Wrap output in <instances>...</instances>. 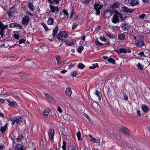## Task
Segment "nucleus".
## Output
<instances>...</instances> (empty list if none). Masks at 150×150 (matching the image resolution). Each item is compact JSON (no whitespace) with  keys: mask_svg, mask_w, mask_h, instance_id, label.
Listing matches in <instances>:
<instances>
[{"mask_svg":"<svg viewBox=\"0 0 150 150\" xmlns=\"http://www.w3.org/2000/svg\"><path fill=\"white\" fill-rule=\"evenodd\" d=\"M41 24L43 26V27L45 29V31H47L48 30V28L47 25L43 22H42Z\"/></svg>","mask_w":150,"mask_h":150,"instance_id":"obj_40","label":"nucleus"},{"mask_svg":"<svg viewBox=\"0 0 150 150\" xmlns=\"http://www.w3.org/2000/svg\"><path fill=\"white\" fill-rule=\"evenodd\" d=\"M144 42L142 39H139L138 40V42L136 45L139 47H142L144 45Z\"/></svg>","mask_w":150,"mask_h":150,"instance_id":"obj_21","label":"nucleus"},{"mask_svg":"<svg viewBox=\"0 0 150 150\" xmlns=\"http://www.w3.org/2000/svg\"><path fill=\"white\" fill-rule=\"evenodd\" d=\"M8 26V25H4L1 21H0V28L1 31H3Z\"/></svg>","mask_w":150,"mask_h":150,"instance_id":"obj_17","label":"nucleus"},{"mask_svg":"<svg viewBox=\"0 0 150 150\" xmlns=\"http://www.w3.org/2000/svg\"><path fill=\"white\" fill-rule=\"evenodd\" d=\"M114 50L115 52L117 53V54H120L122 53H127V50L123 48L115 49Z\"/></svg>","mask_w":150,"mask_h":150,"instance_id":"obj_6","label":"nucleus"},{"mask_svg":"<svg viewBox=\"0 0 150 150\" xmlns=\"http://www.w3.org/2000/svg\"><path fill=\"white\" fill-rule=\"evenodd\" d=\"M26 13L28 15H29L30 16H33V15L29 11H26Z\"/></svg>","mask_w":150,"mask_h":150,"instance_id":"obj_55","label":"nucleus"},{"mask_svg":"<svg viewBox=\"0 0 150 150\" xmlns=\"http://www.w3.org/2000/svg\"><path fill=\"white\" fill-rule=\"evenodd\" d=\"M65 93L68 96L70 97L72 93V92L71 88L69 87H68L67 88L65 91Z\"/></svg>","mask_w":150,"mask_h":150,"instance_id":"obj_15","label":"nucleus"},{"mask_svg":"<svg viewBox=\"0 0 150 150\" xmlns=\"http://www.w3.org/2000/svg\"><path fill=\"white\" fill-rule=\"evenodd\" d=\"M10 105L13 107H16L17 106V104L14 102H11L10 103Z\"/></svg>","mask_w":150,"mask_h":150,"instance_id":"obj_43","label":"nucleus"},{"mask_svg":"<svg viewBox=\"0 0 150 150\" xmlns=\"http://www.w3.org/2000/svg\"><path fill=\"white\" fill-rule=\"evenodd\" d=\"M122 1L124 3V4L128 5L130 4V0H122Z\"/></svg>","mask_w":150,"mask_h":150,"instance_id":"obj_39","label":"nucleus"},{"mask_svg":"<svg viewBox=\"0 0 150 150\" xmlns=\"http://www.w3.org/2000/svg\"><path fill=\"white\" fill-rule=\"evenodd\" d=\"M64 42H65V45L68 46H74V42H69V41H68L67 40L66 41H64Z\"/></svg>","mask_w":150,"mask_h":150,"instance_id":"obj_27","label":"nucleus"},{"mask_svg":"<svg viewBox=\"0 0 150 150\" xmlns=\"http://www.w3.org/2000/svg\"><path fill=\"white\" fill-rule=\"evenodd\" d=\"M121 10L122 11L127 13H131L134 11V9H130L126 6L122 7L121 8Z\"/></svg>","mask_w":150,"mask_h":150,"instance_id":"obj_7","label":"nucleus"},{"mask_svg":"<svg viewBox=\"0 0 150 150\" xmlns=\"http://www.w3.org/2000/svg\"><path fill=\"white\" fill-rule=\"evenodd\" d=\"M118 39L122 40H125L126 39L125 37L124 33H121L119 34L118 36Z\"/></svg>","mask_w":150,"mask_h":150,"instance_id":"obj_20","label":"nucleus"},{"mask_svg":"<svg viewBox=\"0 0 150 150\" xmlns=\"http://www.w3.org/2000/svg\"><path fill=\"white\" fill-rule=\"evenodd\" d=\"M84 49V47L83 46H80L79 49H78V50L77 51L79 53H81L82 51Z\"/></svg>","mask_w":150,"mask_h":150,"instance_id":"obj_42","label":"nucleus"},{"mask_svg":"<svg viewBox=\"0 0 150 150\" xmlns=\"http://www.w3.org/2000/svg\"><path fill=\"white\" fill-rule=\"evenodd\" d=\"M63 12L64 13L66 14V15H68V12H67V11L66 10H65V9H64L63 10Z\"/></svg>","mask_w":150,"mask_h":150,"instance_id":"obj_59","label":"nucleus"},{"mask_svg":"<svg viewBox=\"0 0 150 150\" xmlns=\"http://www.w3.org/2000/svg\"><path fill=\"white\" fill-rule=\"evenodd\" d=\"M14 38L18 40H19V35L16 34H14Z\"/></svg>","mask_w":150,"mask_h":150,"instance_id":"obj_49","label":"nucleus"},{"mask_svg":"<svg viewBox=\"0 0 150 150\" xmlns=\"http://www.w3.org/2000/svg\"><path fill=\"white\" fill-rule=\"evenodd\" d=\"M17 117L15 116L13 117L11 119V120L12 121L11 124L12 125H14L15 122L16 123Z\"/></svg>","mask_w":150,"mask_h":150,"instance_id":"obj_24","label":"nucleus"},{"mask_svg":"<svg viewBox=\"0 0 150 150\" xmlns=\"http://www.w3.org/2000/svg\"><path fill=\"white\" fill-rule=\"evenodd\" d=\"M67 71L66 70L64 69V70H63L62 71H60V73H62V74H64L66 72H67Z\"/></svg>","mask_w":150,"mask_h":150,"instance_id":"obj_63","label":"nucleus"},{"mask_svg":"<svg viewBox=\"0 0 150 150\" xmlns=\"http://www.w3.org/2000/svg\"><path fill=\"white\" fill-rule=\"evenodd\" d=\"M90 2V0H85L83 1L84 3L88 4Z\"/></svg>","mask_w":150,"mask_h":150,"instance_id":"obj_62","label":"nucleus"},{"mask_svg":"<svg viewBox=\"0 0 150 150\" xmlns=\"http://www.w3.org/2000/svg\"><path fill=\"white\" fill-rule=\"evenodd\" d=\"M63 145L62 147L63 150H66V142L63 141Z\"/></svg>","mask_w":150,"mask_h":150,"instance_id":"obj_48","label":"nucleus"},{"mask_svg":"<svg viewBox=\"0 0 150 150\" xmlns=\"http://www.w3.org/2000/svg\"><path fill=\"white\" fill-rule=\"evenodd\" d=\"M93 7L94 9L96 10V15L97 16L100 15V10L102 8L103 5H100L99 3L96 2L93 4Z\"/></svg>","mask_w":150,"mask_h":150,"instance_id":"obj_2","label":"nucleus"},{"mask_svg":"<svg viewBox=\"0 0 150 150\" xmlns=\"http://www.w3.org/2000/svg\"><path fill=\"white\" fill-rule=\"evenodd\" d=\"M96 92L95 94L96 95L98 98V100L99 101H100L101 98L100 96L101 95V93L99 92L97 90H96Z\"/></svg>","mask_w":150,"mask_h":150,"instance_id":"obj_23","label":"nucleus"},{"mask_svg":"<svg viewBox=\"0 0 150 150\" xmlns=\"http://www.w3.org/2000/svg\"><path fill=\"white\" fill-rule=\"evenodd\" d=\"M130 26L128 25L126 23H123L121 25V28H122L123 30L126 31L128 30Z\"/></svg>","mask_w":150,"mask_h":150,"instance_id":"obj_8","label":"nucleus"},{"mask_svg":"<svg viewBox=\"0 0 150 150\" xmlns=\"http://www.w3.org/2000/svg\"><path fill=\"white\" fill-rule=\"evenodd\" d=\"M73 14H74L73 10H72L71 11L70 16V17H69V18L70 19H71L73 17Z\"/></svg>","mask_w":150,"mask_h":150,"instance_id":"obj_54","label":"nucleus"},{"mask_svg":"<svg viewBox=\"0 0 150 150\" xmlns=\"http://www.w3.org/2000/svg\"><path fill=\"white\" fill-rule=\"evenodd\" d=\"M27 64L28 65V67L31 68L32 69H35L36 68L35 64L30 60L27 62Z\"/></svg>","mask_w":150,"mask_h":150,"instance_id":"obj_9","label":"nucleus"},{"mask_svg":"<svg viewBox=\"0 0 150 150\" xmlns=\"http://www.w3.org/2000/svg\"><path fill=\"white\" fill-rule=\"evenodd\" d=\"M19 76L23 79L27 78L28 77V74L24 72H21L19 74Z\"/></svg>","mask_w":150,"mask_h":150,"instance_id":"obj_16","label":"nucleus"},{"mask_svg":"<svg viewBox=\"0 0 150 150\" xmlns=\"http://www.w3.org/2000/svg\"><path fill=\"white\" fill-rule=\"evenodd\" d=\"M120 131L128 136L130 135V130L127 128L122 127L120 129Z\"/></svg>","mask_w":150,"mask_h":150,"instance_id":"obj_4","label":"nucleus"},{"mask_svg":"<svg viewBox=\"0 0 150 150\" xmlns=\"http://www.w3.org/2000/svg\"><path fill=\"white\" fill-rule=\"evenodd\" d=\"M60 58V56H57V62L58 65H60L61 64H62V63L60 62V61L59 60V58Z\"/></svg>","mask_w":150,"mask_h":150,"instance_id":"obj_37","label":"nucleus"},{"mask_svg":"<svg viewBox=\"0 0 150 150\" xmlns=\"http://www.w3.org/2000/svg\"><path fill=\"white\" fill-rule=\"evenodd\" d=\"M100 40L106 42L107 41V39L104 37H101L100 38Z\"/></svg>","mask_w":150,"mask_h":150,"instance_id":"obj_52","label":"nucleus"},{"mask_svg":"<svg viewBox=\"0 0 150 150\" xmlns=\"http://www.w3.org/2000/svg\"><path fill=\"white\" fill-rule=\"evenodd\" d=\"M25 149L23 145L18 144L16 145L15 150H25Z\"/></svg>","mask_w":150,"mask_h":150,"instance_id":"obj_11","label":"nucleus"},{"mask_svg":"<svg viewBox=\"0 0 150 150\" xmlns=\"http://www.w3.org/2000/svg\"><path fill=\"white\" fill-rule=\"evenodd\" d=\"M115 13L116 14H120L118 13L117 11L116 10H112L111 11H107L105 12V14L108 13H109L110 14V16H111L113 13Z\"/></svg>","mask_w":150,"mask_h":150,"instance_id":"obj_18","label":"nucleus"},{"mask_svg":"<svg viewBox=\"0 0 150 150\" xmlns=\"http://www.w3.org/2000/svg\"><path fill=\"white\" fill-rule=\"evenodd\" d=\"M139 3L138 0H131L130 4L132 6H133L138 5Z\"/></svg>","mask_w":150,"mask_h":150,"instance_id":"obj_14","label":"nucleus"},{"mask_svg":"<svg viewBox=\"0 0 150 150\" xmlns=\"http://www.w3.org/2000/svg\"><path fill=\"white\" fill-rule=\"evenodd\" d=\"M108 61L110 63H111L112 64H115V61L112 58H110L108 59Z\"/></svg>","mask_w":150,"mask_h":150,"instance_id":"obj_31","label":"nucleus"},{"mask_svg":"<svg viewBox=\"0 0 150 150\" xmlns=\"http://www.w3.org/2000/svg\"><path fill=\"white\" fill-rule=\"evenodd\" d=\"M49 112V109H45L43 111V114L45 115H48Z\"/></svg>","mask_w":150,"mask_h":150,"instance_id":"obj_38","label":"nucleus"},{"mask_svg":"<svg viewBox=\"0 0 150 150\" xmlns=\"http://www.w3.org/2000/svg\"><path fill=\"white\" fill-rule=\"evenodd\" d=\"M78 72L76 71H74L71 73V75L73 77H75L77 74Z\"/></svg>","mask_w":150,"mask_h":150,"instance_id":"obj_44","label":"nucleus"},{"mask_svg":"<svg viewBox=\"0 0 150 150\" xmlns=\"http://www.w3.org/2000/svg\"><path fill=\"white\" fill-rule=\"evenodd\" d=\"M112 22L113 23L116 24L120 22L119 16L117 14L114 15L113 17L112 18Z\"/></svg>","mask_w":150,"mask_h":150,"instance_id":"obj_5","label":"nucleus"},{"mask_svg":"<svg viewBox=\"0 0 150 150\" xmlns=\"http://www.w3.org/2000/svg\"><path fill=\"white\" fill-rule=\"evenodd\" d=\"M23 138L24 137L23 136L22 134H19L18 137L16 138V139L19 141L23 139Z\"/></svg>","mask_w":150,"mask_h":150,"instance_id":"obj_32","label":"nucleus"},{"mask_svg":"<svg viewBox=\"0 0 150 150\" xmlns=\"http://www.w3.org/2000/svg\"><path fill=\"white\" fill-rule=\"evenodd\" d=\"M18 27L20 29H22V26L21 25L15 23L10 24L9 26L10 28H13V27Z\"/></svg>","mask_w":150,"mask_h":150,"instance_id":"obj_10","label":"nucleus"},{"mask_svg":"<svg viewBox=\"0 0 150 150\" xmlns=\"http://www.w3.org/2000/svg\"><path fill=\"white\" fill-rule=\"evenodd\" d=\"M91 141L92 142H96L97 141V139L95 138H92L91 139Z\"/></svg>","mask_w":150,"mask_h":150,"instance_id":"obj_61","label":"nucleus"},{"mask_svg":"<svg viewBox=\"0 0 150 150\" xmlns=\"http://www.w3.org/2000/svg\"><path fill=\"white\" fill-rule=\"evenodd\" d=\"M145 16V14L142 13V14L139 16V18L140 19H143L144 18Z\"/></svg>","mask_w":150,"mask_h":150,"instance_id":"obj_50","label":"nucleus"},{"mask_svg":"<svg viewBox=\"0 0 150 150\" xmlns=\"http://www.w3.org/2000/svg\"><path fill=\"white\" fill-rule=\"evenodd\" d=\"M50 101H51L52 103H55V100H54L53 98L52 97V98L50 99Z\"/></svg>","mask_w":150,"mask_h":150,"instance_id":"obj_60","label":"nucleus"},{"mask_svg":"<svg viewBox=\"0 0 150 150\" xmlns=\"http://www.w3.org/2000/svg\"><path fill=\"white\" fill-rule=\"evenodd\" d=\"M28 6L29 7L30 10L33 11L34 10V9L33 8L34 7V6H33V3L32 2H30L29 3Z\"/></svg>","mask_w":150,"mask_h":150,"instance_id":"obj_25","label":"nucleus"},{"mask_svg":"<svg viewBox=\"0 0 150 150\" xmlns=\"http://www.w3.org/2000/svg\"><path fill=\"white\" fill-rule=\"evenodd\" d=\"M7 124L3 127H1L0 131L1 132L2 134H3L5 132V131L7 128Z\"/></svg>","mask_w":150,"mask_h":150,"instance_id":"obj_28","label":"nucleus"},{"mask_svg":"<svg viewBox=\"0 0 150 150\" xmlns=\"http://www.w3.org/2000/svg\"><path fill=\"white\" fill-rule=\"evenodd\" d=\"M13 7H11L10 8V10L7 12V14L8 15V16L9 18H10L11 17L12 15V13H14L15 11L14 9H13Z\"/></svg>","mask_w":150,"mask_h":150,"instance_id":"obj_19","label":"nucleus"},{"mask_svg":"<svg viewBox=\"0 0 150 150\" xmlns=\"http://www.w3.org/2000/svg\"><path fill=\"white\" fill-rule=\"evenodd\" d=\"M23 120V118L21 117H19L18 118L17 117L16 124L17 125L20 122H21Z\"/></svg>","mask_w":150,"mask_h":150,"instance_id":"obj_36","label":"nucleus"},{"mask_svg":"<svg viewBox=\"0 0 150 150\" xmlns=\"http://www.w3.org/2000/svg\"><path fill=\"white\" fill-rule=\"evenodd\" d=\"M138 69L140 70H142L143 69V66L140 63H139L137 65Z\"/></svg>","mask_w":150,"mask_h":150,"instance_id":"obj_41","label":"nucleus"},{"mask_svg":"<svg viewBox=\"0 0 150 150\" xmlns=\"http://www.w3.org/2000/svg\"><path fill=\"white\" fill-rule=\"evenodd\" d=\"M54 130L51 129H50L49 132V136L50 140H52L54 136Z\"/></svg>","mask_w":150,"mask_h":150,"instance_id":"obj_12","label":"nucleus"},{"mask_svg":"<svg viewBox=\"0 0 150 150\" xmlns=\"http://www.w3.org/2000/svg\"><path fill=\"white\" fill-rule=\"evenodd\" d=\"M45 96H46V97L47 98V99H52V96H51L50 94H49L47 93H45Z\"/></svg>","mask_w":150,"mask_h":150,"instance_id":"obj_45","label":"nucleus"},{"mask_svg":"<svg viewBox=\"0 0 150 150\" xmlns=\"http://www.w3.org/2000/svg\"><path fill=\"white\" fill-rule=\"evenodd\" d=\"M29 17L28 15H26L23 18L22 23L24 25H27L29 23Z\"/></svg>","mask_w":150,"mask_h":150,"instance_id":"obj_3","label":"nucleus"},{"mask_svg":"<svg viewBox=\"0 0 150 150\" xmlns=\"http://www.w3.org/2000/svg\"><path fill=\"white\" fill-rule=\"evenodd\" d=\"M92 66H90L89 67V69H94L96 67L98 66V63L94 64H92Z\"/></svg>","mask_w":150,"mask_h":150,"instance_id":"obj_35","label":"nucleus"},{"mask_svg":"<svg viewBox=\"0 0 150 150\" xmlns=\"http://www.w3.org/2000/svg\"><path fill=\"white\" fill-rule=\"evenodd\" d=\"M85 66L82 63H79L77 66V67L81 69H83L85 67Z\"/></svg>","mask_w":150,"mask_h":150,"instance_id":"obj_29","label":"nucleus"},{"mask_svg":"<svg viewBox=\"0 0 150 150\" xmlns=\"http://www.w3.org/2000/svg\"><path fill=\"white\" fill-rule=\"evenodd\" d=\"M83 115L84 116L86 117L88 120H91V118L87 114L85 113L83 114Z\"/></svg>","mask_w":150,"mask_h":150,"instance_id":"obj_51","label":"nucleus"},{"mask_svg":"<svg viewBox=\"0 0 150 150\" xmlns=\"http://www.w3.org/2000/svg\"><path fill=\"white\" fill-rule=\"evenodd\" d=\"M95 43L96 45L97 46H100L102 45H104V44H103L99 42V41L97 40H96Z\"/></svg>","mask_w":150,"mask_h":150,"instance_id":"obj_33","label":"nucleus"},{"mask_svg":"<svg viewBox=\"0 0 150 150\" xmlns=\"http://www.w3.org/2000/svg\"><path fill=\"white\" fill-rule=\"evenodd\" d=\"M68 35V34L65 31H61L58 35H57V38L59 40H60L62 41H63L64 40V39L67 38Z\"/></svg>","mask_w":150,"mask_h":150,"instance_id":"obj_1","label":"nucleus"},{"mask_svg":"<svg viewBox=\"0 0 150 150\" xmlns=\"http://www.w3.org/2000/svg\"><path fill=\"white\" fill-rule=\"evenodd\" d=\"M119 5V3L117 2L114 3L113 5L110 6V8H118Z\"/></svg>","mask_w":150,"mask_h":150,"instance_id":"obj_22","label":"nucleus"},{"mask_svg":"<svg viewBox=\"0 0 150 150\" xmlns=\"http://www.w3.org/2000/svg\"><path fill=\"white\" fill-rule=\"evenodd\" d=\"M25 40L22 39L19 41V42L20 44H22V43H25Z\"/></svg>","mask_w":150,"mask_h":150,"instance_id":"obj_53","label":"nucleus"},{"mask_svg":"<svg viewBox=\"0 0 150 150\" xmlns=\"http://www.w3.org/2000/svg\"><path fill=\"white\" fill-rule=\"evenodd\" d=\"M57 110L60 113H62V110L60 108V107L59 106L58 107V108H57Z\"/></svg>","mask_w":150,"mask_h":150,"instance_id":"obj_56","label":"nucleus"},{"mask_svg":"<svg viewBox=\"0 0 150 150\" xmlns=\"http://www.w3.org/2000/svg\"><path fill=\"white\" fill-rule=\"evenodd\" d=\"M142 110L145 113H146L148 112L149 110V108L145 104L142 105Z\"/></svg>","mask_w":150,"mask_h":150,"instance_id":"obj_13","label":"nucleus"},{"mask_svg":"<svg viewBox=\"0 0 150 150\" xmlns=\"http://www.w3.org/2000/svg\"><path fill=\"white\" fill-rule=\"evenodd\" d=\"M54 22V20L52 18H49L47 21V23L48 25H52L53 24Z\"/></svg>","mask_w":150,"mask_h":150,"instance_id":"obj_26","label":"nucleus"},{"mask_svg":"<svg viewBox=\"0 0 150 150\" xmlns=\"http://www.w3.org/2000/svg\"><path fill=\"white\" fill-rule=\"evenodd\" d=\"M50 8L51 10V11L52 13H54L55 12L56 10V7L52 5H50Z\"/></svg>","mask_w":150,"mask_h":150,"instance_id":"obj_30","label":"nucleus"},{"mask_svg":"<svg viewBox=\"0 0 150 150\" xmlns=\"http://www.w3.org/2000/svg\"><path fill=\"white\" fill-rule=\"evenodd\" d=\"M138 55H141V56L143 55L144 56V57L145 56V55H144V52L143 51H142V52H140L139 53Z\"/></svg>","mask_w":150,"mask_h":150,"instance_id":"obj_57","label":"nucleus"},{"mask_svg":"<svg viewBox=\"0 0 150 150\" xmlns=\"http://www.w3.org/2000/svg\"><path fill=\"white\" fill-rule=\"evenodd\" d=\"M77 27V25L76 24H74L72 27V30H74L75 28H76Z\"/></svg>","mask_w":150,"mask_h":150,"instance_id":"obj_58","label":"nucleus"},{"mask_svg":"<svg viewBox=\"0 0 150 150\" xmlns=\"http://www.w3.org/2000/svg\"><path fill=\"white\" fill-rule=\"evenodd\" d=\"M4 91V89L3 88H0V94H1Z\"/></svg>","mask_w":150,"mask_h":150,"instance_id":"obj_64","label":"nucleus"},{"mask_svg":"<svg viewBox=\"0 0 150 150\" xmlns=\"http://www.w3.org/2000/svg\"><path fill=\"white\" fill-rule=\"evenodd\" d=\"M76 136L77 137V138H78V139L79 140H83V139L82 138H81V132L80 131H79L76 133Z\"/></svg>","mask_w":150,"mask_h":150,"instance_id":"obj_34","label":"nucleus"},{"mask_svg":"<svg viewBox=\"0 0 150 150\" xmlns=\"http://www.w3.org/2000/svg\"><path fill=\"white\" fill-rule=\"evenodd\" d=\"M107 35L110 38H115V35L113 34H110L109 33H107Z\"/></svg>","mask_w":150,"mask_h":150,"instance_id":"obj_47","label":"nucleus"},{"mask_svg":"<svg viewBox=\"0 0 150 150\" xmlns=\"http://www.w3.org/2000/svg\"><path fill=\"white\" fill-rule=\"evenodd\" d=\"M56 34V26H55L53 30V33H52V36L54 37Z\"/></svg>","mask_w":150,"mask_h":150,"instance_id":"obj_46","label":"nucleus"}]
</instances>
